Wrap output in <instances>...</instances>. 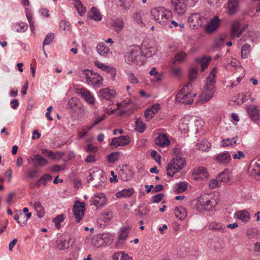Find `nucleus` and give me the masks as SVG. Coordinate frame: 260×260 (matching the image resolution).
Returning <instances> with one entry per match:
<instances>
[{
	"label": "nucleus",
	"mask_w": 260,
	"mask_h": 260,
	"mask_svg": "<svg viewBox=\"0 0 260 260\" xmlns=\"http://www.w3.org/2000/svg\"><path fill=\"white\" fill-rule=\"evenodd\" d=\"M217 68L214 67L206 78L204 90L200 95L201 101L204 103L210 101L215 91V83Z\"/></svg>",
	"instance_id": "obj_1"
},
{
	"label": "nucleus",
	"mask_w": 260,
	"mask_h": 260,
	"mask_svg": "<svg viewBox=\"0 0 260 260\" xmlns=\"http://www.w3.org/2000/svg\"><path fill=\"white\" fill-rule=\"evenodd\" d=\"M151 15L156 22L165 28H172L170 24L171 12L164 7H157L152 8L150 11Z\"/></svg>",
	"instance_id": "obj_2"
},
{
	"label": "nucleus",
	"mask_w": 260,
	"mask_h": 260,
	"mask_svg": "<svg viewBox=\"0 0 260 260\" xmlns=\"http://www.w3.org/2000/svg\"><path fill=\"white\" fill-rule=\"evenodd\" d=\"M126 63L142 65L145 61V55L138 45H133L124 55Z\"/></svg>",
	"instance_id": "obj_3"
},
{
	"label": "nucleus",
	"mask_w": 260,
	"mask_h": 260,
	"mask_svg": "<svg viewBox=\"0 0 260 260\" xmlns=\"http://www.w3.org/2000/svg\"><path fill=\"white\" fill-rule=\"evenodd\" d=\"M217 204V202L214 198L210 197L209 194H204L198 199L197 209L201 212L212 211L215 209Z\"/></svg>",
	"instance_id": "obj_4"
},
{
	"label": "nucleus",
	"mask_w": 260,
	"mask_h": 260,
	"mask_svg": "<svg viewBox=\"0 0 260 260\" xmlns=\"http://www.w3.org/2000/svg\"><path fill=\"white\" fill-rule=\"evenodd\" d=\"M191 86L192 84L188 83L179 91L176 96V101L177 102L185 105H189L192 103L193 98L196 96V94L190 92L189 90V88Z\"/></svg>",
	"instance_id": "obj_5"
},
{
	"label": "nucleus",
	"mask_w": 260,
	"mask_h": 260,
	"mask_svg": "<svg viewBox=\"0 0 260 260\" xmlns=\"http://www.w3.org/2000/svg\"><path fill=\"white\" fill-rule=\"evenodd\" d=\"M82 72L85 76L87 84L91 85L95 87H99L102 85L103 78L99 74L88 69L84 70Z\"/></svg>",
	"instance_id": "obj_6"
},
{
	"label": "nucleus",
	"mask_w": 260,
	"mask_h": 260,
	"mask_svg": "<svg viewBox=\"0 0 260 260\" xmlns=\"http://www.w3.org/2000/svg\"><path fill=\"white\" fill-rule=\"evenodd\" d=\"M189 27L192 29H197L204 25L207 22L206 17L200 13L191 14L188 18Z\"/></svg>",
	"instance_id": "obj_7"
},
{
	"label": "nucleus",
	"mask_w": 260,
	"mask_h": 260,
	"mask_svg": "<svg viewBox=\"0 0 260 260\" xmlns=\"http://www.w3.org/2000/svg\"><path fill=\"white\" fill-rule=\"evenodd\" d=\"M85 210V204L84 202L77 201L75 202L73 208V212L74 214L76 221L79 222L84 215Z\"/></svg>",
	"instance_id": "obj_8"
},
{
	"label": "nucleus",
	"mask_w": 260,
	"mask_h": 260,
	"mask_svg": "<svg viewBox=\"0 0 260 260\" xmlns=\"http://www.w3.org/2000/svg\"><path fill=\"white\" fill-rule=\"evenodd\" d=\"M71 238L70 236L64 233L58 236L56 241V247L59 250H64L70 247Z\"/></svg>",
	"instance_id": "obj_9"
},
{
	"label": "nucleus",
	"mask_w": 260,
	"mask_h": 260,
	"mask_svg": "<svg viewBox=\"0 0 260 260\" xmlns=\"http://www.w3.org/2000/svg\"><path fill=\"white\" fill-rule=\"evenodd\" d=\"M174 11L179 15H183L186 11V0H171Z\"/></svg>",
	"instance_id": "obj_10"
},
{
	"label": "nucleus",
	"mask_w": 260,
	"mask_h": 260,
	"mask_svg": "<svg viewBox=\"0 0 260 260\" xmlns=\"http://www.w3.org/2000/svg\"><path fill=\"white\" fill-rule=\"evenodd\" d=\"M130 143L129 137L127 135L115 137L112 139L110 146L115 148L127 145Z\"/></svg>",
	"instance_id": "obj_11"
},
{
	"label": "nucleus",
	"mask_w": 260,
	"mask_h": 260,
	"mask_svg": "<svg viewBox=\"0 0 260 260\" xmlns=\"http://www.w3.org/2000/svg\"><path fill=\"white\" fill-rule=\"evenodd\" d=\"M220 20L217 16H214L205 26V30L208 34H212L215 31L219 26Z\"/></svg>",
	"instance_id": "obj_12"
},
{
	"label": "nucleus",
	"mask_w": 260,
	"mask_h": 260,
	"mask_svg": "<svg viewBox=\"0 0 260 260\" xmlns=\"http://www.w3.org/2000/svg\"><path fill=\"white\" fill-rule=\"evenodd\" d=\"M192 176L196 180L199 179L204 180L208 177L209 173L205 167L201 166L194 168L193 169Z\"/></svg>",
	"instance_id": "obj_13"
},
{
	"label": "nucleus",
	"mask_w": 260,
	"mask_h": 260,
	"mask_svg": "<svg viewBox=\"0 0 260 260\" xmlns=\"http://www.w3.org/2000/svg\"><path fill=\"white\" fill-rule=\"evenodd\" d=\"M91 205L95 206L97 208H99L105 205L107 202V199L105 195L102 193L95 194L94 197L90 200Z\"/></svg>",
	"instance_id": "obj_14"
},
{
	"label": "nucleus",
	"mask_w": 260,
	"mask_h": 260,
	"mask_svg": "<svg viewBox=\"0 0 260 260\" xmlns=\"http://www.w3.org/2000/svg\"><path fill=\"white\" fill-rule=\"evenodd\" d=\"M246 110L250 119L254 122L260 121V109L255 105L248 106Z\"/></svg>",
	"instance_id": "obj_15"
},
{
	"label": "nucleus",
	"mask_w": 260,
	"mask_h": 260,
	"mask_svg": "<svg viewBox=\"0 0 260 260\" xmlns=\"http://www.w3.org/2000/svg\"><path fill=\"white\" fill-rule=\"evenodd\" d=\"M77 93L81 95L89 104H94V98L88 90L86 88H79L77 90Z\"/></svg>",
	"instance_id": "obj_16"
},
{
	"label": "nucleus",
	"mask_w": 260,
	"mask_h": 260,
	"mask_svg": "<svg viewBox=\"0 0 260 260\" xmlns=\"http://www.w3.org/2000/svg\"><path fill=\"white\" fill-rule=\"evenodd\" d=\"M214 160L222 165H226L231 160V156L228 151H224L215 155Z\"/></svg>",
	"instance_id": "obj_17"
},
{
	"label": "nucleus",
	"mask_w": 260,
	"mask_h": 260,
	"mask_svg": "<svg viewBox=\"0 0 260 260\" xmlns=\"http://www.w3.org/2000/svg\"><path fill=\"white\" fill-rule=\"evenodd\" d=\"M155 143L160 147H165L170 144V141L166 134H160L155 138Z\"/></svg>",
	"instance_id": "obj_18"
},
{
	"label": "nucleus",
	"mask_w": 260,
	"mask_h": 260,
	"mask_svg": "<svg viewBox=\"0 0 260 260\" xmlns=\"http://www.w3.org/2000/svg\"><path fill=\"white\" fill-rule=\"evenodd\" d=\"M240 23L238 21H235L232 23L231 30L232 37H240V36H241L244 30L245 29V28H247L248 27V25L246 24L245 26H244L241 29L240 31L239 32H238L240 29Z\"/></svg>",
	"instance_id": "obj_19"
},
{
	"label": "nucleus",
	"mask_w": 260,
	"mask_h": 260,
	"mask_svg": "<svg viewBox=\"0 0 260 260\" xmlns=\"http://www.w3.org/2000/svg\"><path fill=\"white\" fill-rule=\"evenodd\" d=\"M41 152L43 155L53 159H60L64 155V153L63 152H53L51 150L45 148L41 149Z\"/></svg>",
	"instance_id": "obj_20"
},
{
	"label": "nucleus",
	"mask_w": 260,
	"mask_h": 260,
	"mask_svg": "<svg viewBox=\"0 0 260 260\" xmlns=\"http://www.w3.org/2000/svg\"><path fill=\"white\" fill-rule=\"evenodd\" d=\"M35 167H44L48 164V161L41 154H37L31 158Z\"/></svg>",
	"instance_id": "obj_21"
},
{
	"label": "nucleus",
	"mask_w": 260,
	"mask_h": 260,
	"mask_svg": "<svg viewBox=\"0 0 260 260\" xmlns=\"http://www.w3.org/2000/svg\"><path fill=\"white\" fill-rule=\"evenodd\" d=\"M115 94V91L109 88H103L99 91V96L102 100H110L114 96Z\"/></svg>",
	"instance_id": "obj_22"
},
{
	"label": "nucleus",
	"mask_w": 260,
	"mask_h": 260,
	"mask_svg": "<svg viewBox=\"0 0 260 260\" xmlns=\"http://www.w3.org/2000/svg\"><path fill=\"white\" fill-rule=\"evenodd\" d=\"M174 214L177 218L183 220L186 217L187 212L185 208L182 206H178L175 208Z\"/></svg>",
	"instance_id": "obj_23"
},
{
	"label": "nucleus",
	"mask_w": 260,
	"mask_h": 260,
	"mask_svg": "<svg viewBox=\"0 0 260 260\" xmlns=\"http://www.w3.org/2000/svg\"><path fill=\"white\" fill-rule=\"evenodd\" d=\"M240 1V0H229L228 7L229 14H234L238 10Z\"/></svg>",
	"instance_id": "obj_24"
},
{
	"label": "nucleus",
	"mask_w": 260,
	"mask_h": 260,
	"mask_svg": "<svg viewBox=\"0 0 260 260\" xmlns=\"http://www.w3.org/2000/svg\"><path fill=\"white\" fill-rule=\"evenodd\" d=\"M135 211L137 215H138L141 218H143L149 213L150 210L147 205L141 204L138 206Z\"/></svg>",
	"instance_id": "obj_25"
},
{
	"label": "nucleus",
	"mask_w": 260,
	"mask_h": 260,
	"mask_svg": "<svg viewBox=\"0 0 260 260\" xmlns=\"http://www.w3.org/2000/svg\"><path fill=\"white\" fill-rule=\"evenodd\" d=\"M173 164L177 165L178 169L182 170L185 165V158L177 155L169 162V167Z\"/></svg>",
	"instance_id": "obj_26"
},
{
	"label": "nucleus",
	"mask_w": 260,
	"mask_h": 260,
	"mask_svg": "<svg viewBox=\"0 0 260 260\" xmlns=\"http://www.w3.org/2000/svg\"><path fill=\"white\" fill-rule=\"evenodd\" d=\"M173 164L177 165L178 169L182 170L185 165V158L177 155L169 162V167Z\"/></svg>",
	"instance_id": "obj_27"
},
{
	"label": "nucleus",
	"mask_w": 260,
	"mask_h": 260,
	"mask_svg": "<svg viewBox=\"0 0 260 260\" xmlns=\"http://www.w3.org/2000/svg\"><path fill=\"white\" fill-rule=\"evenodd\" d=\"M12 27L13 30L17 32H23L27 30L28 28V26L27 24L24 23L23 22H15L12 24Z\"/></svg>",
	"instance_id": "obj_28"
},
{
	"label": "nucleus",
	"mask_w": 260,
	"mask_h": 260,
	"mask_svg": "<svg viewBox=\"0 0 260 260\" xmlns=\"http://www.w3.org/2000/svg\"><path fill=\"white\" fill-rule=\"evenodd\" d=\"M196 60L197 62L201 64L202 71H204L208 67L209 62L211 60V58L206 56H203L201 58H197Z\"/></svg>",
	"instance_id": "obj_29"
},
{
	"label": "nucleus",
	"mask_w": 260,
	"mask_h": 260,
	"mask_svg": "<svg viewBox=\"0 0 260 260\" xmlns=\"http://www.w3.org/2000/svg\"><path fill=\"white\" fill-rule=\"evenodd\" d=\"M96 51L101 55H106L109 51V48L107 47L104 43L100 42L97 44Z\"/></svg>",
	"instance_id": "obj_30"
},
{
	"label": "nucleus",
	"mask_w": 260,
	"mask_h": 260,
	"mask_svg": "<svg viewBox=\"0 0 260 260\" xmlns=\"http://www.w3.org/2000/svg\"><path fill=\"white\" fill-rule=\"evenodd\" d=\"M134 21L136 22L140 27H144L145 23L142 20V14L140 11L135 12L132 16Z\"/></svg>",
	"instance_id": "obj_31"
},
{
	"label": "nucleus",
	"mask_w": 260,
	"mask_h": 260,
	"mask_svg": "<svg viewBox=\"0 0 260 260\" xmlns=\"http://www.w3.org/2000/svg\"><path fill=\"white\" fill-rule=\"evenodd\" d=\"M134 193L133 188L124 189L116 193V196L118 198L122 197L127 198L131 196Z\"/></svg>",
	"instance_id": "obj_32"
},
{
	"label": "nucleus",
	"mask_w": 260,
	"mask_h": 260,
	"mask_svg": "<svg viewBox=\"0 0 260 260\" xmlns=\"http://www.w3.org/2000/svg\"><path fill=\"white\" fill-rule=\"evenodd\" d=\"M90 15L91 19L95 21H100L102 19L99 10L95 7H92L91 9Z\"/></svg>",
	"instance_id": "obj_33"
},
{
	"label": "nucleus",
	"mask_w": 260,
	"mask_h": 260,
	"mask_svg": "<svg viewBox=\"0 0 260 260\" xmlns=\"http://www.w3.org/2000/svg\"><path fill=\"white\" fill-rule=\"evenodd\" d=\"M52 179V176L50 175L44 174L39 179L38 181L36 183V185L37 187H39L40 185L42 184L44 186H46L47 185V182L51 180Z\"/></svg>",
	"instance_id": "obj_34"
},
{
	"label": "nucleus",
	"mask_w": 260,
	"mask_h": 260,
	"mask_svg": "<svg viewBox=\"0 0 260 260\" xmlns=\"http://www.w3.org/2000/svg\"><path fill=\"white\" fill-rule=\"evenodd\" d=\"M181 169H178L177 165L173 164L171 166L169 167V163L167 165V175L169 177H172L174 175L179 172Z\"/></svg>",
	"instance_id": "obj_35"
},
{
	"label": "nucleus",
	"mask_w": 260,
	"mask_h": 260,
	"mask_svg": "<svg viewBox=\"0 0 260 260\" xmlns=\"http://www.w3.org/2000/svg\"><path fill=\"white\" fill-rule=\"evenodd\" d=\"M218 180L220 182H228L230 180L229 173L228 169L224 170L217 177Z\"/></svg>",
	"instance_id": "obj_36"
},
{
	"label": "nucleus",
	"mask_w": 260,
	"mask_h": 260,
	"mask_svg": "<svg viewBox=\"0 0 260 260\" xmlns=\"http://www.w3.org/2000/svg\"><path fill=\"white\" fill-rule=\"evenodd\" d=\"M237 218L243 222H247L250 218L249 213L245 211L242 210L237 212Z\"/></svg>",
	"instance_id": "obj_37"
},
{
	"label": "nucleus",
	"mask_w": 260,
	"mask_h": 260,
	"mask_svg": "<svg viewBox=\"0 0 260 260\" xmlns=\"http://www.w3.org/2000/svg\"><path fill=\"white\" fill-rule=\"evenodd\" d=\"M112 25L117 31L121 30L124 27V23L122 18L113 20Z\"/></svg>",
	"instance_id": "obj_38"
},
{
	"label": "nucleus",
	"mask_w": 260,
	"mask_h": 260,
	"mask_svg": "<svg viewBox=\"0 0 260 260\" xmlns=\"http://www.w3.org/2000/svg\"><path fill=\"white\" fill-rule=\"evenodd\" d=\"M74 7L78 11V14L81 16H83L86 12V9L85 8L83 7V5L81 3V1L77 0L74 3Z\"/></svg>",
	"instance_id": "obj_39"
},
{
	"label": "nucleus",
	"mask_w": 260,
	"mask_h": 260,
	"mask_svg": "<svg viewBox=\"0 0 260 260\" xmlns=\"http://www.w3.org/2000/svg\"><path fill=\"white\" fill-rule=\"evenodd\" d=\"M146 128V125L144 123L141 119H137L136 121V131L139 133H142Z\"/></svg>",
	"instance_id": "obj_40"
},
{
	"label": "nucleus",
	"mask_w": 260,
	"mask_h": 260,
	"mask_svg": "<svg viewBox=\"0 0 260 260\" xmlns=\"http://www.w3.org/2000/svg\"><path fill=\"white\" fill-rule=\"evenodd\" d=\"M113 216L112 212L109 210H105L102 213L101 216V219L104 222L109 221Z\"/></svg>",
	"instance_id": "obj_41"
},
{
	"label": "nucleus",
	"mask_w": 260,
	"mask_h": 260,
	"mask_svg": "<svg viewBox=\"0 0 260 260\" xmlns=\"http://www.w3.org/2000/svg\"><path fill=\"white\" fill-rule=\"evenodd\" d=\"M187 56V54L184 51H181L177 53L174 57V63L176 62L181 63L183 61Z\"/></svg>",
	"instance_id": "obj_42"
},
{
	"label": "nucleus",
	"mask_w": 260,
	"mask_h": 260,
	"mask_svg": "<svg viewBox=\"0 0 260 260\" xmlns=\"http://www.w3.org/2000/svg\"><path fill=\"white\" fill-rule=\"evenodd\" d=\"M131 258L127 254L122 252L115 253L113 256V260H131Z\"/></svg>",
	"instance_id": "obj_43"
},
{
	"label": "nucleus",
	"mask_w": 260,
	"mask_h": 260,
	"mask_svg": "<svg viewBox=\"0 0 260 260\" xmlns=\"http://www.w3.org/2000/svg\"><path fill=\"white\" fill-rule=\"evenodd\" d=\"M132 173L129 170H121L120 173L121 179L124 181H126L131 180L132 177Z\"/></svg>",
	"instance_id": "obj_44"
},
{
	"label": "nucleus",
	"mask_w": 260,
	"mask_h": 260,
	"mask_svg": "<svg viewBox=\"0 0 260 260\" xmlns=\"http://www.w3.org/2000/svg\"><path fill=\"white\" fill-rule=\"evenodd\" d=\"M251 46L247 43L245 44L241 49V57L243 58H246L248 57V54L250 51Z\"/></svg>",
	"instance_id": "obj_45"
},
{
	"label": "nucleus",
	"mask_w": 260,
	"mask_h": 260,
	"mask_svg": "<svg viewBox=\"0 0 260 260\" xmlns=\"http://www.w3.org/2000/svg\"><path fill=\"white\" fill-rule=\"evenodd\" d=\"M211 146V145L208 142H202L197 145V149L202 151H208Z\"/></svg>",
	"instance_id": "obj_46"
},
{
	"label": "nucleus",
	"mask_w": 260,
	"mask_h": 260,
	"mask_svg": "<svg viewBox=\"0 0 260 260\" xmlns=\"http://www.w3.org/2000/svg\"><path fill=\"white\" fill-rule=\"evenodd\" d=\"M128 226H124L119 232V240H125L128 235Z\"/></svg>",
	"instance_id": "obj_47"
},
{
	"label": "nucleus",
	"mask_w": 260,
	"mask_h": 260,
	"mask_svg": "<svg viewBox=\"0 0 260 260\" xmlns=\"http://www.w3.org/2000/svg\"><path fill=\"white\" fill-rule=\"evenodd\" d=\"M187 185L185 182H180L179 183L176 184V188L175 189V191L177 193H181L187 189Z\"/></svg>",
	"instance_id": "obj_48"
},
{
	"label": "nucleus",
	"mask_w": 260,
	"mask_h": 260,
	"mask_svg": "<svg viewBox=\"0 0 260 260\" xmlns=\"http://www.w3.org/2000/svg\"><path fill=\"white\" fill-rule=\"evenodd\" d=\"M26 173L27 177L29 178H34L38 176L39 170L37 168L35 167V168L32 169L27 171Z\"/></svg>",
	"instance_id": "obj_49"
},
{
	"label": "nucleus",
	"mask_w": 260,
	"mask_h": 260,
	"mask_svg": "<svg viewBox=\"0 0 260 260\" xmlns=\"http://www.w3.org/2000/svg\"><path fill=\"white\" fill-rule=\"evenodd\" d=\"M21 218H25L24 215L22 213L19 214H16L14 217V219L17 221L18 223L21 226H22L26 223L27 220L24 219L22 221H20Z\"/></svg>",
	"instance_id": "obj_50"
},
{
	"label": "nucleus",
	"mask_w": 260,
	"mask_h": 260,
	"mask_svg": "<svg viewBox=\"0 0 260 260\" xmlns=\"http://www.w3.org/2000/svg\"><path fill=\"white\" fill-rule=\"evenodd\" d=\"M157 52V49L154 47H149L146 52L144 53L145 58L146 57H150L154 55Z\"/></svg>",
	"instance_id": "obj_51"
},
{
	"label": "nucleus",
	"mask_w": 260,
	"mask_h": 260,
	"mask_svg": "<svg viewBox=\"0 0 260 260\" xmlns=\"http://www.w3.org/2000/svg\"><path fill=\"white\" fill-rule=\"evenodd\" d=\"M63 219L64 217L63 214L59 215L55 217L54 218H53V221L55 223V226L56 228L59 229L60 228V223L63 220Z\"/></svg>",
	"instance_id": "obj_52"
},
{
	"label": "nucleus",
	"mask_w": 260,
	"mask_h": 260,
	"mask_svg": "<svg viewBox=\"0 0 260 260\" xmlns=\"http://www.w3.org/2000/svg\"><path fill=\"white\" fill-rule=\"evenodd\" d=\"M198 74V69L195 68H191L189 70V78L190 79V82L189 83H191V82L193 81L197 76Z\"/></svg>",
	"instance_id": "obj_53"
},
{
	"label": "nucleus",
	"mask_w": 260,
	"mask_h": 260,
	"mask_svg": "<svg viewBox=\"0 0 260 260\" xmlns=\"http://www.w3.org/2000/svg\"><path fill=\"white\" fill-rule=\"evenodd\" d=\"M54 38V35L53 33L50 32L47 34L46 36L43 44L44 46L48 45L51 44Z\"/></svg>",
	"instance_id": "obj_54"
},
{
	"label": "nucleus",
	"mask_w": 260,
	"mask_h": 260,
	"mask_svg": "<svg viewBox=\"0 0 260 260\" xmlns=\"http://www.w3.org/2000/svg\"><path fill=\"white\" fill-rule=\"evenodd\" d=\"M118 152H112L107 156V160L109 163H113L118 159Z\"/></svg>",
	"instance_id": "obj_55"
},
{
	"label": "nucleus",
	"mask_w": 260,
	"mask_h": 260,
	"mask_svg": "<svg viewBox=\"0 0 260 260\" xmlns=\"http://www.w3.org/2000/svg\"><path fill=\"white\" fill-rule=\"evenodd\" d=\"M209 228L211 230L220 231L222 229V225L220 223L212 222L209 224Z\"/></svg>",
	"instance_id": "obj_56"
},
{
	"label": "nucleus",
	"mask_w": 260,
	"mask_h": 260,
	"mask_svg": "<svg viewBox=\"0 0 260 260\" xmlns=\"http://www.w3.org/2000/svg\"><path fill=\"white\" fill-rule=\"evenodd\" d=\"M232 143H233L235 144L236 143V140L235 139V137H234L232 139L228 138V139L223 140L222 141V145L223 147H227L230 145H232Z\"/></svg>",
	"instance_id": "obj_57"
},
{
	"label": "nucleus",
	"mask_w": 260,
	"mask_h": 260,
	"mask_svg": "<svg viewBox=\"0 0 260 260\" xmlns=\"http://www.w3.org/2000/svg\"><path fill=\"white\" fill-rule=\"evenodd\" d=\"M79 100L77 98H72L70 99L68 103V107L70 109H73L78 105Z\"/></svg>",
	"instance_id": "obj_58"
},
{
	"label": "nucleus",
	"mask_w": 260,
	"mask_h": 260,
	"mask_svg": "<svg viewBox=\"0 0 260 260\" xmlns=\"http://www.w3.org/2000/svg\"><path fill=\"white\" fill-rule=\"evenodd\" d=\"M164 197V194L162 193H159L154 195L151 198L152 202L154 203H159Z\"/></svg>",
	"instance_id": "obj_59"
},
{
	"label": "nucleus",
	"mask_w": 260,
	"mask_h": 260,
	"mask_svg": "<svg viewBox=\"0 0 260 260\" xmlns=\"http://www.w3.org/2000/svg\"><path fill=\"white\" fill-rule=\"evenodd\" d=\"M96 173H99L100 175L101 173L99 171H95L92 170H90L89 171V175L87 177L88 182H90V181H91L94 179V177L96 176V175H95Z\"/></svg>",
	"instance_id": "obj_60"
},
{
	"label": "nucleus",
	"mask_w": 260,
	"mask_h": 260,
	"mask_svg": "<svg viewBox=\"0 0 260 260\" xmlns=\"http://www.w3.org/2000/svg\"><path fill=\"white\" fill-rule=\"evenodd\" d=\"M150 154L151 157L155 160L156 162L159 163L160 162L161 156L156 151L154 150H152Z\"/></svg>",
	"instance_id": "obj_61"
},
{
	"label": "nucleus",
	"mask_w": 260,
	"mask_h": 260,
	"mask_svg": "<svg viewBox=\"0 0 260 260\" xmlns=\"http://www.w3.org/2000/svg\"><path fill=\"white\" fill-rule=\"evenodd\" d=\"M155 113L150 109L148 108L144 113L145 117L148 120L151 119L154 115Z\"/></svg>",
	"instance_id": "obj_62"
},
{
	"label": "nucleus",
	"mask_w": 260,
	"mask_h": 260,
	"mask_svg": "<svg viewBox=\"0 0 260 260\" xmlns=\"http://www.w3.org/2000/svg\"><path fill=\"white\" fill-rule=\"evenodd\" d=\"M129 81L133 84H137L138 83V79L135 77L134 74L129 73L127 74Z\"/></svg>",
	"instance_id": "obj_63"
},
{
	"label": "nucleus",
	"mask_w": 260,
	"mask_h": 260,
	"mask_svg": "<svg viewBox=\"0 0 260 260\" xmlns=\"http://www.w3.org/2000/svg\"><path fill=\"white\" fill-rule=\"evenodd\" d=\"M219 181L216 178V179H212L209 182V187L211 189H214L218 186Z\"/></svg>",
	"instance_id": "obj_64"
}]
</instances>
